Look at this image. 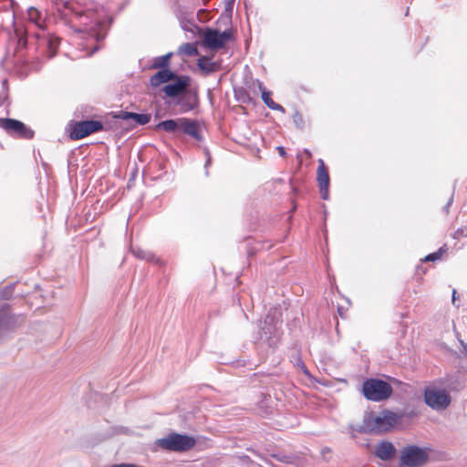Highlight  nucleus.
<instances>
[{"label": "nucleus", "instance_id": "obj_27", "mask_svg": "<svg viewBox=\"0 0 467 467\" xmlns=\"http://www.w3.org/2000/svg\"><path fill=\"white\" fill-rule=\"evenodd\" d=\"M456 294H457L456 290H453V292H452V303H454L456 298H457Z\"/></svg>", "mask_w": 467, "mask_h": 467}, {"label": "nucleus", "instance_id": "obj_14", "mask_svg": "<svg viewBox=\"0 0 467 467\" xmlns=\"http://www.w3.org/2000/svg\"><path fill=\"white\" fill-rule=\"evenodd\" d=\"M258 84V88L259 90L261 91V95H262V99L263 101L265 102V104L271 109L273 110H279L281 112H285V109L283 106H281L280 104L278 103H275L271 96H272V93L268 90H266V88L264 87L263 83L258 81L257 82Z\"/></svg>", "mask_w": 467, "mask_h": 467}, {"label": "nucleus", "instance_id": "obj_1", "mask_svg": "<svg viewBox=\"0 0 467 467\" xmlns=\"http://www.w3.org/2000/svg\"><path fill=\"white\" fill-rule=\"evenodd\" d=\"M156 129L162 130L168 133H183L191 136L196 140H201L200 127L196 120L187 118H178L161 121Z\"/></svg>", "mask_w": 467, "mask_h": 467}, {"label": "nucleus", "instance_id": "obj_18", "mask_svg": "<svg viewBox=\"0 0 467 467\" xmlns=\"http://www.w3.org/2000/svg\"><path fill=\"white\" fill-rule=\"evenodd\" d=\"M73 12V17L70 19L71 22H74L75 20L79 21L80 24L84 26L89 25V19H90V13L89 11H72Z\"/></svg>", "mask_w": 467, "mask_h": 467}, {"label": "nucleus", "instance_id": "obj_6", "mask_svg": "<svg viewBox=\"0 0 467 467\" xmlns=\"http://www.w3.org/2000/svg\"><path fill=\"white\" fill-rule=\"evenodd\" d=\"M0 128L11 137L31 140L35 136V131L27 127L24 122L9 118H0Z\"/></svg>", "mask_w": 467, "mask_h": 467}, {"label": "nucleus", "instance_id": "obj_16", "mask_svg": "<svg viewBox=\"0 0 467 467\" xmlns=\"http://www.w3.org/2000/svg\"><path fill=\"white\" fill-rule=\"evenodd\" d=\"M197 66L204 74L214 72L218 68L216 63L213 62L210 57L205 56L199 57Z\"/></svg>", "mask_w": 467, "mask_h": 467}, {"label": "nucleus", "instance_id": "obj_25", "mask_svg": "<svg viewBox=\"0 0 467 467\" xmlns=\"http://www.w3.org/2000/svg\"><path fill=\"white\" fill-rule=\"evenodd\" d=\"M17 44H18V47H26V37H25V36H19L18 41H17Z\"/></svg>", "mask_w": 467, "mask_h": 467}, {"label": "nucleus", "instance_id": "obj_8", "mask_svg": "<svg viewBox=\"0 0 467 467\" xmlns=\"http://www.w3.org/2000/svg\"><path fill=\"white\" fill-rule=\"evenodd\" d=\"M233 38V31L225 30L223 33L215 29L208 28L203 33L202 45L210 49L223 48L225 43Z\"/></svg>", "mask_w": 467, "mask_h": 467}, {"label": "nucleus", "instance_id": "obj_22", "mask_svg": "<svg viewBox=\"0 0 467 467\" xmlns=\"http://www.w3.org/2000/svg\"><path fill=\"white\" fill-rule=\"evenodd\" d=\"M445 252H446V249H445V245H444V246L439 248L438 251L426 255L423 259V262H435L437 260H440Z\"/></svg>", "mask_w": 467, "mask_h": 467}, {"label": "nucleus", "instance_id": "obj_26", "mask_svg": "<svg viewBox=\"0 0 467 467\" xmlns=\"http://www.w3.org/2000/svg\"><path fill=\"white\" fill-rule=\"evenodd\" d=\"M276 150L281 157H285L286 155L285 150L283 146H278Z\"/></svg>", "mask_w": 467, "mask_h": 467}, {"label": "nucleus", "instance_id": "obj_2", "mask_svg": "<svg viewBox=\"0 0 467 467\" xmlns=\"http://www.w3.org/2000/svg\"><path fill=\"white\" fill-rule=\"evenodd\" d=\"M400 417L389 410H383L379 415L368 416L364 423L366 431L369 433H384L392 430L399 422Z\"/></svg>", "mask_w": 467, "mask_h": 467}, {"label": "nucleus", "instance_id": "obj_13", "mask_svg": "<svg viewBox=\"0 0 467 467\" xmlns=\"http://www.w3.org/2000/svg\"><path fill=\"white\" fill-rule=\"evenodd\" d=\"M176 75L168 68L161 69L151 76L150 82L152 87H158L161 84L173 80Z\"/></svg>", "mask_w": 467, "mask_h": 467}, {"label": "nucleus", "instance_id": "obj_9", "mask_svg": "<svg viewBox=\"0 0 467 467\" xmlns=\"http://www.w3.org/2000/svg\"><path fill=\"white\" fill-rule=\"evenodd\" d=\"M426 404L435 410H444L451 403V397L445 389L427 388L424 390Z\"/></svg>", "mask_w": 467, "mask_h": 467}, {"label": "nucleus", "instance_id": "obj_5", "mask_svg": "<svg viewBox=\"0 0 467 467\" xmlns=\"http://www.w3.org/2000/svg\"><path fill=\"white\" fill-rule=\"evenodd\" d=\"M429 459L428 451L416 445L404 447L400 451V465L406 467H421Z\"/></svg>", "mask_w": 467, "mask_h": 467}, {"label": "nucleus", "instance_id": "obj_3", "mask_svg": "<svg viewBox=\"0 0 467 467\" xmlns=\"http://www.w3.org/2000/svg\"><path fill=\"white\" fill-rule=\"evenodd\" d=\"M392 391L389 383L378 379H366L362 384L364 397L372 401L385 400L391 396Z\"/></svg>", "mask_w": 467, "mask_h": 467}, {"label": "nucleus", "instance_id": "obj_21", "mask_svg": "<svg viewBox=\"0 0 467 467\" xmlns=\"http://www.w3.org/2000/svg\"><path fill=\"white\" fill-rule=\"evenodd\" d=\"M171 57V53H168L164 56L157 57L153 63V67L163 68V69L166 68L170 63Z\"/></svg>", "mask_w": 467, "mask_h": 467}, {"label": "nucleus", "instance_id": "obj_30", "mask_svg": "<svg viewBox=\"0 0 467 467\" xmlns=\"http://www.w3.org/2000/svg\"><path fill=\"white\" fill-rule=\"evenodd\" d=\"M339 316L343 317V310H338Z\"/></svg>", "mask_w": 467, "mask_h": 467}, {"label": "nucleus", "instance_id": "obj_24", "mask_svg": "<svg viewBox=\"0 0 467 467\" xmlns=\"http://www.w3.org/2000/svg\"><path fill=\"white\" fill-rule=\"evenodd\" d=\"M133 254H134L137 257H139V258H140V259H149V258H150V254H149V253H147V252H145V251H142V250H140V249H139V250H137V251L133 250Z\"/></svg>", "mask_w": 467, "mask_h": 467}, {"label": "nucleus", "instance_id": "obj_31", "mask_svg": "<svg viewBox=\"0 0 467 467\" xmlns=\"http://www.w3.org/2000/svg\"><path fill=\"white\" fill-rule=\"evenodd\" d=\"M339 316L343 317V310H338Z\"/></svg>", "mask_w": 467, "mask_h": 467}, {"label": "nucleus", "instance_id": "obj_15", "mask_svg": "<svg viewBox=\"0 0 467 467\" xmlns=\"http://www.w3.org/2000/svg\"><path fill=\"white\" fill-rule=\"evenodd\" d=\"M119 119H131L135 123L140 125H145L150 122V114H139L134 112H128V111H120L118 116H116Z\"/></svg>", "mask_w": 467, "mask_h": 467}, {"label": "nucleus", "instance_id": "obj_19", "mask_svg": "<svg viewBox=\"0 0 467 467\" xmlns=\"http://www.w3.org/2000/svg\"><path fill=\"white\" fill-rule=\"evenodd\" d=\"M60 41L58 37L49 36L47 39L48 57H53L59 47Z\"/></svg>", "mask_w": 467, "mask_h": 467}, {"label": "nucleus", "instance_id": "obj_29", "mask_svg": "<svg viewBox=\"0 0 467 467\" xmlns=\"http://www.w3.org/2000/svg\"><path fill=\"white\" fill-rule=\"evenodd\" d=\"M305 153H306L307 156H309V157L311 156V153H310V151H309L308 150H305Z\"/></svg>", "mask_w": 467, "mask_h": 467}, {"label": "nucleus", "instance_id": "obj_12", "mask_svg": "<svg viewBox=\"0 0 467 467\" xmlns=\"http://www.w3.org/2000/svg\"><path fill=\"white\" fill-rule=\"evenodd\" d=\"M396 453V449L394 445L389 441H382L380 442L375 450V454L377 457L383 461H388L394 457Z\"/></svg>", "mask_w": 467, "mask_h": 467}, {"label": "nucleus", "instance_id": "obj_4", "mask_svg": "<svg viewBox=\"0 0 467 467\" xmlns=\"http://www.w3.org/2000/svg\"><path fill=\"white\" fill-rule=\"evenodd\" d=\"M195 443L194 438L179 433H171L157 441L159 447L170 451H186L193 448Z\"/></svg>", "mask_w": 467, "mask_h": 467}, {"label": "nucleus", "instance_id": "obj_7", "mask_svg": "<svg viewBox=\"0 0 467 467\" xmlns=\"http://www.w3.org/2000/svg\"><path fill=\"white\" fill-rule=\"evenodd\" d=\"M102 130L103 125L99 120L78 121L70 125L69 138L78 140Z\"/></svg>", "mask_w": 467, "mask_h": 467}, {"label": "nucleus", "instance_id": "obj_23", "mask_svg": "<svg viewBox=\"0 0 467 467\" xmlns=\"http://www.w3.org/2000/svg\"><path fill=\"white\" fill-rule=\"evenodd\" d=\"M293 121L297 127L302 128L304 125V119L302 114L299 112H296L293 115Z\"/></svg>", "mask_w": 467, "mask_h": 467}, {"label": "nucleus", "instance_id": "obj_28", "mask_svg": "<svg viewBox=\"0 0 467 467\" xmlns=\"http://www.w3.org/2000/svg\"><path fill=\"white\" fill-rule=\"evenodd\" d=\"M192 109V108L191 106H187V107H184V108L182 109V111H183V112H186V111H189V110H190V109Z\"/></svg>", "mask_w": 467, "mask_h": 467}, {"label": "nucleus", "instance_id": "obj_11", "mask_svg": "<svg viewBox=\"0 0 467 467\" xmlns=\"http://www.w3.org/2000/svg\"><path fill=\"white\" fill-rule=\"evenodd\" d=\"M174 82L164 86L163 92L171 98L176 97L185 91L190 84L188 76H176Z\"/></svg>", "mask_w": 467, "mask_h": 467}, {"label": "nucleus", "instance_id": "obj_17", "mask_svg": "<svg viewBox=\"0 0 467 467\" xmlns=\"http://www.w3.org/2000/svg\"><path fill=\"white\" fill-rule=\"evenodd\" d=\"M178 54L187 57H193L199 54L196 44L193 43H185L182 44L179 49Z\"/></svg>", "mask_w": 467, "mask_h": 467}, {"label": "nucleus", "instance_id": "obj_20", "mask_svg": "<svg viewBox=\"0 0 467 467\" xmlns=\"http://www.w3.org/2000/svg\"><path fill=\"white\" fill-rule=\"evenodd\" d=\"M28 18L31 22H34L37 26H42L41 13L35 7H30L27 11Z\"/></svg>", "mask_w": 467, "mask_h": 467}, {"label": "nucleus", "instance_id": "obj_10", "mask_svg": "<svg viewBox=\"0 0 467 467\" xmlns=\"http://www.w3.org/2000/svg\"><path fill=\"white\" fill-rule=\"evenodd\" d=\"M317 181L318 183L321 198L323 200H327L329 197L330 177L328 173V169L322 159L318 160V167L317 170Z\"/></svg>", "mask_w": 467, "mask_h": 467}]
</instances>
